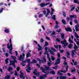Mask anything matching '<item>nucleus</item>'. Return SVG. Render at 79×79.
Segmentation results:
<instances>
[{
	"instance_id": "1",
	"label": "nucleus",
	"mask_w": 79,
	"mask_h": 79,
	"mask_svg": "<svg viewBox=\"0 0 79 79\" xmlns=\"http://www.w3.org/2000/svg\"><path fill=\"white\" fill-rule=\"evenodd\" d=\"M61 36L62 39L64 40L61 41V43L62 44H64V45L63 46V47L64 48H65L66 46L68 45V43H67L66 40L64 39V34H61Z\"/></svg>"
},
{
	"instance_id": "2",
	"label": "nucleus",
	"mask_w": 79,
	"mask_h": 79,
	"mask_svg": "<svg viewBox=\"0 0 79 79\" xmlns=\"http://www.w3.org/2000/svg\"><path fill=\"white\" fill-rule=\"evenodd\" d=\"M69 67V66L68 65H67L66 67V71H63V70H60L59 71L57 72V74H58L59 75H63V74L61 73H65L66 72H67L68 71V68Z\"/></svg>"
},
{
	"instance_id": "3",
	"label": "nucleus",
	"mask_w": 79,
	"mask_h": 79,
	"mask_svg": "<svg viewBox=\"0 0 79 79\" xmlns=\"http://www.w3.org/2000/svg\"><path fill=\"white\" fill-rule=\"evenodd\" d=\"M58 58H57V60H56V63H55V65H57L58 64H59L60 63V53H58L57 54Z\"/></svg>"
},
{
	"instance_id": "4",
	"label": "nucleus",
	"mask_w": 79,
	"mask_h": 79,
	"mask_svg": "<svg viewBox=\"0 0 79 79\" xmlns=\"http://www.w3.org/2000/svg\"><path fill=\"white\" fill-rule=\"evenodd\" d=\"M22 55H20V56L18 57V59L19 60H20V61H23V60L24 59V56H25V54L24 53H23Z\"/></svg>"
},
{
	"instance_id": "5",
	"label": "nucleus",
	"mask_w": 79,
	"mask_h": 79,
	"mask_svg": "<svg viewBox=\"0 0 79 79\" xmlns=\"http://www.w3.org/2000/svg\"><path fill=\"white\" fill-rule=\"evenodd\" d=\"M46 54H47V58H48V60H49V61H50V62H51V61H52L50 60V57L49 56V54L48 53V51H46L44 52V55H46Z\"/></svg>"
},
{
	"instance_id": "6",
	"label": "nucleus",
	"mask_w": 79,
	"mask_h": 79,
	"mask_svg": "<svg viewBox=\"0 0 79 79\" xmlns=\"http://www.w3.org/2000/svg\"><path fill=\"white\" fill-rule=\"evenodd\" d=\"M33 73L35 75H36L37 77H38L39 76V72L37 73V70H35L33 72Z\"/></svg>"
},
{
	"instance_id": "7",
	"label": "nucleus",
	"mask_w": 79,
	"mask_h": 79,
	"mask_svg": "<svg viewBox=\"0 0 79 79\" xmlns=\"http://www.w3.org/2000/svg\"><path fill=\"white\" fill-rule=\"evenodd\" d=\"M20 78L22 79H25V77L24 76L23 73H22V71H20Z\"/></svg>"
},
{
	"instance_id": "8",
	"label": "nucleus",
	"mask_w": 79,
	"mask_h": 79,
	"mask_svg": "<svg viewBox=\"0 0 79 79\" xmlns=\"http://www.w3.org/2000/svg\"><path fill=\"white\" fill-rule=\"evenodd\" d=\"M47 77V75L46 74L40 76V79H45V77Z\"/></svg>"
},
{
	"instance_id": "9",
	"label": "nucleus",
	"mask_w": 79,
	"mask_h": 79,
	"mask_svg": "<svg viewBox=\"0 0 79 79\" xmlns=\"http://www.w3.org/2000/svg\"><path fill=\"white\" fill-rule=\"evenodd\" d=\"M76 52V51H75V50H73L71 52L72 53V58H74V56L75 55V54L74 53V52Z\"/></svg>"
},
{
	"instance_id": "10",
	"label": "nucleus",
	"mask_w": 79,
	"mask_h": 79,
	"mask_svg": "<svg viewBox=\"0 0 79 79\" xmlns=\"http://www.w3.org/2000/svg\"><path fill=\"white\" fill-rule=\"evenodd\" d=\"M10 65H12L14 66V68H16V66H15V62L13 61H10Z\"/></svg>"
},
{
	"instance_id": "11",
	"label": "nucleus",
	"mask_w": 79,
	"mask_h": 79,
	"mask_svg": "<svg viewBox=\"0 0 79 79\" xmlns=\"http://www.w3.org/2000/svg\"><path fill=\"white\" fill-rule=\"evenodd\" d=\"M26 70L28 73H30L31 71H31V69L30 67L27 66V68L26 69Z\"/></svg>"
},
{
	"instance_id": "12",
	"label": "nucleus",
	"mask_w": 79,
	"mask_h": 79,
	"mask_svg": "<svg viewBox=\"0 0 79 79\" xmlns=\"http://www.w3.org/2000/svg\"><path fill=\"white\" fill-rule=\"evenodd\" d=\"M7 48L9 49L11 48H13V46H12V44H10V46H9V44L8 43L7 44Z\"/></svg>"
},
{
	"instance_id": "13",
	"label": "nucleus",
	"mask_w": 79,
	"mask_h": 79,
	"mask_svg": "<svg viewBox=\"0 0 79 79\" xmlns=\"http://www.w3.org/2000/svg\"><path fill=\"white\" fill-rule=\"evenodd\" d=\"M73 48L75 51H77V49H78V47H77V46L75 44Z\"/></svg>"
},
{
	"instance_id": "14",
	"label": "nucleus",
	"mask_w": 79,
	"mask_h": 79,
	"mask_svg": "<svg viewBox=\"0 0 79 79\" xmlns=\"http://www.w3.org/2000/svg\"><path fill=\"white\" fill-rule=\"evenodd\" d=\"M66 76H60L59 77V79H66Z\"/></svg>"
},
{
	"instance_id": "15",
	"label": "nucleus",
	"mask_w": 79,
	"mask_h": 79,
	"mask_svg": "<svg viewBox=\"0 0 79 79\" xmlns=\"http://www.w3.org/2000/svg\"><path fill=\"white\" fill-rule=\"evenodd\" d=\"M66 31H69V32H71V28L68 27L65 29Z\"/></svg>"
},
{
	"instance_id": "16",
	"label": "nucleus",
	"mask_w": 79,
	"mask_h": 79,
	"mask_svg": "<svg viewBox=\"0 0 79 79\" xmlns=\"http://www.w3.org/2000/svg\"><path fill=\"white\" fill-rule=\"evenodd\" d=\"M31 56V54L29 52H27L26 54V58H28Z\"/></svg>"
},
{
	"instance_id": "17",
	"label": "nucleus",
	"mask_w": 79,
	"mask_h": 79,
	"mask_svg": "<svg viewBox=\"0 0 79 79\" xmlns=\"http://www.w3.org/2000/svg\"><path fill=\"white\" fill-rule=\"evenodd\" d=\"M48 50L51 54H52V55H55V53H54V52H53V51H52L51 50H50V48H48Z\"/></svg>"
},
{
	"instance_id": "18",
	"label": "nucleus",
	"mask_w": 79,
	"mask_h": 79,
	"mask_svg": "<svg viewBox=\"0 0 79 79\" xmlns=\"http://www.w3.org/2000/svg\"><path fill=\"white\" fill-rule=\"evenodd\" d=\"M38 46L39 47V48H38V51H40V50H41L42 47L40 46V45L39 44H38Z\"/></svg>"
},
{
	"instance_id": "19",
	"label": "nucleus",
	"mask_w": 79,
	"mask_h": 79,
	"mask_svg": "<svg viewBox=\"0 0 79 79\" xmlns=\"http://www.w3.org/2000/svg\"><path fill=\"white\" fill-rule=\"evenodd\" d=\"M40 68L41 69H42V72H43V73H46V70L44 69V68L43 67H40Z\"/></svg>"
},
{
	"instance_id": "20",
	"label": "nucleus",
	"mask_w": 79,
	"mask_h": 79,
	"mask_svg": "<svg viewBox=\"0 0 79 79\" xmlns=\"http://www.w3.org/2000/svg\"><path fill=\"white\" fill-rule=\"evenodd\" d=\"M44 67H45V69H46V70H50V68L48 67L47 66L44 65Z\"/></svg>"
},
{
	"instance_id": "21",
	"label": "nucleus",
	"mask_w": 79,
	"mask_h": 79,
	"mask_svg": "<svg viewBox=\"0 0 79 79\" xmlns=\"http://www.w3.org/2000/svg\"><path fill=\"white\" fill-rule=\"evenodd\" d=\"M10 51H9V53L10 54H11V55H12V54H13V53H12V52L11 51V50H13V48H9Z\"/></svg>"
},
{
	"instance_id": "22",
	"label": "nucleus",
	"mask_w": 79,
	"mask_h": 79,
	"mask_svg": "<svg viewBox=\"0 0 79 79\" xmlns=\"http://www.w3.org/2000/svg\"><path fill=\"white\" fill-rule=\"evenodd\" d=\"M70 18H76V16L74 15H70L69 16Z\"/></svg>"
},
{
	"instance_id": "23",
	"label": "nucleus",
	"mask_w": 79,
	"mask_h": 79,
	"mask_svg": "<svg viewBox=\"0 0 79 79\" xmlns=\"http://www.w3.org/2000/svg\"><path fill=\"white\" fill-rule=\"evenodd\" d=\"M51 49L53 51V52H57V51L53 47L51 48Z\"/></svg>"
},
{
	"instance_id": "24",
	"label": "nucleus",
	"mask_w": 79,
	"mask_h": 79,
	"mask_svg": "<svg viewBox=\"0 0 79 79\" xmlns=\"http://www.w3.org/2000/svg\"><path fill=\"white\" fill-rule=\"evenodd\" d=\"M37 62V60H35V59H34L32 60L31 63H36Z\"/></svg>"
},
{
	"instance_id": "25",
	"label": "nucleus",
	"mask_w": 79,
	"mask_h": 79,
	"mask_svg": "<svg viewBox=\"0 0 79 79\" xmlns=\"http://www.w3.org/2000/svg\"><path fill=\"white\" fill-rule=\"evenodd\" d=\"M10 75H7L5 77L6 79H10Z\"/></svg>"
},
{
	"instance_id": "26",
	"label": "nucleus",
	"mask_w": 79,
	"mask_h": 79,
	"mask_svg": "<svg viewBox=\"0 0 79 79\" xmlns=\"http://www.w3.org/2000/svg\"><path fill=\"white\" fill-rule=\"evenodd\" d=\"M11 58H12V59H13L14 61L16 59V57L13 56H11Z\"/></svg>"
},
{
	"instance_id": "27",
	"label": "nucleus",
	"mask_w": 79,
	"mask_h": 79,
	"mask_svg": "<svg viewBox=\"0 0 79 79\" xmlns=\"http://www.w3.org/2000/svg\"><path fill=\"white\" fill-rule=\"evenodd\" d=\"M40 6H41V7H44V6H45V4L44 3H42L40 4Z\"/></svg>"
},
{
	"instance_id": "28",
	"label": "nucleus",
	"mask_w": 79,
	"mask_h": 79,
	"mask_svg": "<svg viewBox=\"0 0 79 79\" xmlns=\"http://www.w3.org/2000/svg\"><path fill=\"white\" fill-rule=\"evenodd\" d=\"M55 17H56V16L55 15H54L53 16V17L52 18V19H53L54 20H56V18H55Z\"/></svg>"
},
{
	"instance_id": "29",
	"label": "nucleus",
	"mask_w": 79,
	"mask_h": 79,
	"mask_svg": "<svg viewBox=\"0 0 79 79\" xmlns=\"http://www.w3.org/2000/svg\"><path fill=\"white\" fill-rule=\"evenodd\" d=\"M62 23H63L64 24H66V22L64 19H62Z\"/></svg>"
},
{
	"instance_id": "30",
	"label": "nucleus",
	"mask_w": 79,
	"mask_h": 79,
	"mask_svg": "<svg viewBox=\"0 0 79 79\" xmlns=\"http://www.w3.org/2000/svg\"><path fill=\"white\" fill-rule=\"evenodd\" d=\"M71 38H69V42L70 43H73V40H71Z\"/></svg>"
},
{
	"instance_id": "31",
	"label": "nucleus",
	"mask_w": 79,
	"mask_h": 79,
	"mask_svg": "<svg viewBox=\"0 0 79 79\" xmlns=\"http://www.w3.org/2000/svg\"><path fill=\"white\" fill-rule=\"evenodd\" d=\"M74 2L75 3H77L78 4H79V2H78L77 0H74Z\"/></svg>"
},
{
	"instance_id": "32",
	"label": "nucleus",
	"mask_w": 79,
	"mask_h": 79,
	"mask_svg": "<svg viewBox=\"0 0 79 79\" xmlns=\"http://www.w3.org/2000/svg\"><path fill=\"white\" fill-rule=\"evenodd\" d=\"M15 75L16 76H18V72H17V71L16 70L15 71Z\"/></svg>"
},
{
	"instance_id": "33",
	"label": "nucleus",
	"mask_w": 79,
	"mask_h": 79,
	"mask_svg": "<svg viewBox=\"0 0 79 79\" xmlns=\"http://www.w3.org/2000/svg\"><path fill=\"white\" fill-rule=\"evenodd\" d=\"M48 45V43L47 42H45V44L44 45V47H47Z\"/></svg>"
},
{
	"instance_id": "34",
	"label": "nucleus",
	"mask_w": 79,
	"mask_h": 79,
	"mask_svg": "<svg viewBox=\"0 0 79 79\" xmlns=\"http://www.w3.org/2000/svg\"><path fill=\"white\" fill-rule=\"evenodd\" d=\"M56 40H57V42H59V43H60L61 42V41H60V39L59 38H56Z\"/></svg>"
},
{
	"instance_id": "35",
	"label": "nucleus",
	"mask_w": 79,
	"mask_h": 79,
	"mask_svg": "<svg viewBox=\"0 0 79 79\" xmlns=\"http://www.w3.org/2000/svg\"><path fill=\"white\" fill-rule=\"evenodd\" d=\"M26 61H27L28 63H30V62L31 61V59H27L26 60Z\"/></svg>"
},
{
	"instance_id": "36",
	"label": "nucleus",
	"mask_w": 79,
	"mask_h": 79,
	"mask_svg": "<svg viewBox=\"0 0 79 79\" xmlns=\"http://www.w3.org/2000/svg\"><path fill=\"white\" fill-rule=\"evenodd\" d=\"M52 64V63L51 62H48V66H50V65Z\"/></svg>"
},
{
	"instance_id": "37",
	"label": "nucleus",
	"mask_w": 79,
	"mask_h": 79,
	"mask_svg": "<svg viewBox=\"0 0 79 79\" xmlns=\"http://www.w3.org/2000/svg\"><path fill=\"white\" fill-rule=\"evenodd\" d=\"M8 60H9V59L6 58V59L5 61L6 64L8 63Z\"/></svg>"
},
{
	"instance_id": "38",
	"label": "nucleus",
	"mask_w": 79,
	"mask_h": 79,
	"mask_svg": "<svg viewBox=\"0 0 79 79\" xmlns=\"http://www.w3.org/2000/svg\"><path fill=\"white\" fill-rule=\"evenodd\" d=\"M8 69L9 70V71H11L13 70V69L11 67H9V68Z\"/></svg>"
},
{
	"instance_id": "39",
	"label": "nucleus",
	"mask_w": 79,
	"mask_h": 79,
	"mask_svg": "<svg viewBox=\"0 0 79 79\" xmlns=\"http://www.w3.org/2000/svg\"><path fill=\"white\" fill-rule=\"evenodd\" d=\"M75 37H76L77 38H78V37H79L78 35H77V34L76 32H75Z\"/></svg>"
},
{
	"instance_id": "40",
	"label": "nucleus",
	"mask_w": 79,
	"mask_h": 79,
	"mask_svg": "<svg viewBox=\"0 0 79 79\" xmlns=\"http://www.w3.org/2000/svg\"><path fill=\"white\" fill-rule=\"evenodd\" d=\"M51 60H52V61H54V60H55V57H53V56H51Z\"/></svg>"
},
{
	"instance_id": "41",
	"label": "nucleus",
	"mask_w": 79,
	"mask_h": 79,
	"mask_svg": "<svg viewBox=\"0 0 79 79\" xmlns=\"http://www.w3.org/2000/svg\"><path fill=\"white\" fill-rule=\"evenodd\" d=\"M51 73H52V74H55V71L54 70H51Z\"/></svg>"
},
{
	"instance_id": "42",
	"label": "nucleus",
	"mask_w": 79,
	"mask_h": 79,
	"mask_svg": "<svg viewBox=\"0 0 79 79\" xmlns=\"http://www.w3.org/2000/svg\"><path fill=\"white\" fill-rule=\"evenodd\" d=\"M47 13H50V10L49 9H47Z\"/></svg>"
},
{
	"instance_id": "43",
	"label": "nucleus",
	"mask_w": 79,
	"mask_h": 79,
	"mask_svg": "<svg viewBox=\"0 0 79 79\" xmlns=\"http://www.w3.org/2000/svg\"><path fill=\"white\" fill-rule=\"evenodd\" d=\"M43 16V14H40L39 15V18H41V17H42Z\"/></svg>"
},
{
	"instance_id": "44",
	"label": "nucleus",
	"mask_w": 79,
	"mask_h": 79,
	"mask_svg": "<svg viewBox=\"0 0 79 79\" xmlns=\"http://www.w3.org/2000/svg\"><path fill=\"white\" fill-rule=\"evenodd\" d=\"M58 67V65H56V66L52 67L53 69H55L56 70L57 69V68Z\"/></svg>"
},
{
	"instance_id": "45",
	"label": "nucleus",
	"mask_w": 79,
	"mask_h": 79,
	"mask_svg": "<svg viewBox=\"0 0 79 79\" xmlns=\"http://www.w3.org/2000/svg\"><path fill=\"white\" fill-rule=\"evenodd\" d=\"M5 32L6 33H8L9 32V30L8 29H6L5 30Z\"/></svg>"
},
{
	"instance_id": "46",
	"label": "nucleus",
	"mask_w": 79,
	"mask_h": 79,
	"mask_svg": "<svg viewBox=\"0 0 79 79\" xmlns=\"http://www.w3.org/2000/svg\"><path fill=\"white\" fill-rule=\"evenodd\" d=\"M59 51L60 53H63L64 52V50L59 49Z\"/></svg>"
},
{
	"instance_id": "47",
	"label": "nucleus",
	"mask_w": 79,
	"mask_h": 79,
	"mask_svg": "<svg viewBox=\"0 0 79 79\" xmlns=\"http://www.w3.org/2000/svg\"><path fill=\"white\" fill-rule=\"evenodd\" d=\"M3 8H1L0 9V13L3 11Z\"/></svg>"
},
{
	"instance_id": "48",
	"label": "nucleus",
	"mask_w": 79,
	"mask_h": 79,
	"mask_svg": "<svg viewBox=\"0 0 79 79\" xmlns=\"http://www.w3.org/2000/svg\"><path fill=\"white\" fill-rule=\"evenodd\" d=\"M43 61L45 63L46 61H47V60H46V59L45 57H43Z\"/></svg>"
},
{
	"instance_id": "49",
	"label": "nucleus",
	"mask_w": 79,
	"mask_h": 79,
	"mask_svg": "<svg viewBox=\"0 0 79 79\" xmlns=\"http://www.w3.org/2000/svg\"><path fill=\"white\" fill-rule=\"evenodd\" d=\"M55 35V31H53L52 33L51 34V35Z\"/></svg>"
},
{
	"instance_id": "50",
	"label": "nucleus",
	"mask_w": 79,
	"mask_h": 79,
	"mask_svg": "<svg viewBox=\"0 0 79 79\" xmlns=\"http://www.w3.org/2000/svg\"><path fill=\"white\" fill-rule=\"evenodd\" d=\"M74 9H75V7L74 6H73L72 7V8L71 11H73V10H74Z\"/></svg>"
},
{
	"instance_id": "51",
	"label": "nucleus",
	"mask_w": 79,
	"mask_h": 79,
	"mask_svg": "<svg viewBox=\"0 0 79 79\" xmlns=\"http://www.w3.org/2000/svg\"><path fill=\"white\" fill-rule=\"evenodd\" d=\"M43 14L44 15H45V14H46V12H47V11H46V10H44L43 11Z\"/></svg>"
},
{
	"instance_id": "52",
	"label": "nucleus",
	"mask_w": 79,
	"mask_h": 79,
	"mask_svg": "<svg viewBox=\"0 0 79 79\" xmlns=\"http://www.w3.org/2000/svg\"><path fill=\"white\" fill-rule=\"evenodd\" d=\"M72 46L73 45H72V44H69V48H71L72 47Z\"/></svg>"
},
{
	"instance_id": "53",
	"label": "nucleus",
	"mask_w": 79,
	"mask_h": 79,
	"mask_svg": "<svg viewBox=\"0 0 79 79\" xmlns=\"http://www.w3.org/2000/svg\"><path fill=\"white\" fill-rule=\"evenodd\" d=\"M40 41L41 43H43L44 42V40H43V39H41Z\"/></svg>"
},
{
	"instance_id": "54",
	"label": "nucleus",
	"mask_w": 79,
	"mask_h": 79,
	"mask_svg": "<svg viewBox=\"0 0 79 79\" xmlns=\"http://www.w3.org/2000/svg\"><path fill=\"white\" fill-rule=\"evenodd\" d=\"M63 15L64 17H66V13H65V12H63Z\"/></svg>"
},
{
	"instance_id": "55",
	"label": "nucleus",
	"mask_w": 79,
	"mask_h": 79,
	"mask_svg": "<svg viewBox=\"0 0 79 79\" xmlns=\"http://www.w3.org/2000/svg\"><path fill=\"white\" fill-rule=\"evenodd\" d=\"M74 21L75 23L76 24H77V20H76V19L74 20Z\"/></svg>"
},
{
	"instance_id": "56",
	"label": "nucleus",
	"mask_w": 79,
	"mask_h": 79,
	"mask_svg": "<svg viewBox=\"0 0 79 79\" xmlns=\"http://www.w3.org/2000/svg\"><path fill=\"white\" fill-rule=\"evenodd\" d=\"M50 2H48L45 4V6H47V5H50Z\"/></svg>"
},
{
	"instance_id": "57",
	"label": "nucleus",
	"mask_w": 79,
	"mask_h": 79,
	"mask_svg": "<svg viewBox=\"0 0 79 79\" xmlns=\"http://www.w3.org/2000/svg\"><path fill=\"white\" fill-rule=\"evenodd\" d=\"M58 27V26L57 25H56L55 27V29H57Z\"/></svg>"
},
{
	"instance_id": "58",
	"label": "nucleus",
	"mask_w": 79,
	"mask_h": 79,
	"mask_svg": "<svg viewBox=\"0 0 79 79\" xmlns=\"http://www.w3.org/2000/svg\"><path fill=\"white\" fill-rule=\"evenodd\" d=\"M77 61H75L74 62V66H76V65H77Z\"/></svg>"
},
{
	"instance_id": "59",
	"label": "nucleus",
	"mask_w": 79,
	"mask_h": 79,
	"mask_svg": "<svg viewBox=\"0 0 79 79\" xmlns=\"http://www.w3.org/2000/svg\"><path fill=\"white\" fill-rule=\"evenodd\" d=\"M67 55H68V56L70 55V54H69V52L68 51L67 52Z\"/></svg>"
},
{
	"instance_id": "60",
	"label": "nucleus",
	"mask_w": 79,
	"mask_h": 79,
	"mask_svg": "<svg viewBox=\"0 0 79 79\" xmlns=\"http://www.w3.org/2000/svg\"><path fill=\"white\" fill-rule=\"evenodd\" d=\"M54 47L55 48H56L58 49V45H54Z\"/></svg>"
},
{
	"instance_id": "61",
	"label": "nucleus",
	"mask_w": 79,
	"mask_h": 79,
	"mask_svg": "<svg viewBox=\"0 0 79 79\" xmlns=\"http://www.w3.org/2000/svg\"><path fill=\"white\" fill-rule=\"evenodd\" d=\"M45 50L46 51H48V47H46L45 48Z\"/></svg>"
},
{
	"instance_id": "62",
	"label": "nucleus",
	"mask_w": 79,
	"mask_h": 79,
	"mask_svg": "<svg viewBox=\"0 0 79 79\" xmlns=\"http://www.w3.org/2000/svg\"><path fill=\"white\" fill-rule=\"evenodd\" d=\"M17 70L18 72V71H19V67H18L17 68Z\"/></svg>"
},
{
	"instance_id": "63",
	"label": "nucleus",
	"mask_w": 79,
	"mask_h": 79,
	"mask_svg": "<svg viewBox=\"0 0 79 79\" xmlns=\"http://www.w3.org/2000/svg\"><path fill=\"white\" fill-rule=\"evenodd\" d=\"M37 66H38V68H40V65L38 64H36Z\"/></svg>"
},
{
	"instance_id": "64",
	"label": "nucleus",
	"mask_w": 79,
	"mask_h": 79,
	"mask_svg": "<svg viewBox=\"0 0 79 79\" xmlns=\"http://www.w3.org/2000/svg\"><path fill=\"white\" fill-rule=\"evenodd\" d=\"M5 55H6V56H7V57L8 56V53H6Z\"/></svg>"
}]
</instances>
